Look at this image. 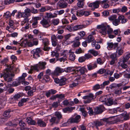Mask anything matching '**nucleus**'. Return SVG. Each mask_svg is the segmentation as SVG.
I'll return each instance as SVG.
<instances>
[{"instance_id": "nucleus-42", "label": "nucleus", "mask_w": 130, "mask_h": 130, "mask_svg": "<svg viewBox=\"0 0 130 130\" xmlns=\"http://www.w3.org/2000/svg\"><path fill=\"white\" fill-rule=\"evenodd\" d=\"M122 88L121 87H119V88L115 90L114 93L117 95H119L121 94V89Z\"/></svg>"}, {"instance_id": "nucleus-12", "label": "nucleus", "mask_w": 130, "mask_h": 130, "mask_svg": "<svg viewBox=\"0 0 130 130\" xmlns=\"http://www.w3.org/2000/svg\"><path fill=\"white\" fill-rule=\"evenodd\" d=\"M81 116L79 115H77L74 118H70L69 120V122L70 123H78L80 120Z\"/></svg>"}, {"instance_id": "nucleus-10", "label": "nucleus", "mask_w": 130, "mask_h": 130, "mask_svg": "<svg viewBox=\"0 0 130 130\" xmlns=\"http://www.w3.org/2000/svg\"><path fill=\"white\" fill-rule=\"evenodd\" d=\"M97 28L98 29H100L99 32L102 35H105L106 34V27L104 24L98 25Z\"/></svg>"}, {"instance_id": "nucleus-36", "label": "nucleus", "mask_w": 130, "mask_h": 130, "mask_svg": "<svg viewBox=\"0 0 130 130\" xmlns=\"http://www.w3.org/2000/svg\"><path fill=\"white\" fill-rule=\"evenodd\" d=\"M55 116L56 118L60 121V120L62 118V116L61 113L59 111L56 112L55 113Z\"/></svg>"}, {"instance_id": "nucleus-21", "label": "nucleus", "mask_w": 130, "mask_h": 130, "mask_svg": "<svg viewBox=\"0 0 130 130\" xmlns=\"http://www.w3.org/2000/svg\"><path fill=\"white\" fill-rule=\"evenodd\" d=\"M109 2L108 0H103V1H100V4H101L103 8H108L109 5Z\"/></svg>"}, {"instance_id": "nucleus-25", "label": "nucleus", "mask_w": 130, "mask_h": 130, "mask_svg": "<svg viewBox=\"0 0 130 130\" xmlns=\"http://www.w3.org/2000/svg\"><path fill=\"white\" fill-rule=\"evenodd\" d=\"M37 123L38 126L41 127H45L46 125L45 122L41 119H38L37 120Z\"/></svg>"}, {"instance_id": "nucleus-54", "label": "nucleus", "mask_w": 130, "mask_h": 130, "mask_svg": "<svg viewBox=\"0 0 130 130\" xmlns=\"http://www.w3.org/2000/svg\"><path fill=\"white\" fill-rule=\"evenodd\" d=\"M117 18V15L114 14L113 15L110 16L108 18V19L110 21H112V22L115 19H116Z\"/></svg>"}, {"instance_id": "nucleus-29", "label": "nucleus", "mask_w": 130, "mask_h": 130, "mask_svg": "<svg viewBox=\"0 0 130 130\" xmlns=\"http://www.w3.org/2000/svg\"><path fill=\"white\" fill-rule=\"evenodd\" d=\"M80 80V78H76L75 80L74 81L75 82H76V83H73L71 84H70V87L71 88H73V87H75L76 86H77L78 84V83H80V82L79 81Z\"/></svg>"}, {"instance_id": "nucleus-31", "label": "nucleus", "mask_w": 130, "mask_h": 130, "mask_svg": "<svg viewBox=\"0 0 130 130\" xmlns=\"http://www.w3.org/2000/svg\"><path fill=\"white\" fill-rule=\"evenodd\" d=\"M50 122L52 123V124H58L59 122V120L57 119L56 117H54L52 118L50 120Z\"/></svg>"}, {"instance_id": "nucleus-39", "label": "nucleus", "mask_w": 130, "mask_h": 130, "mask_svg": "<svg viewBox=\"0 0 130 130\" xmlns=\"http://www.w3.org/2000/svg\"><path fill=\"white\" fill-rule=\"evenodd\" d=\"M120 126H121V128L120 129L121 130L123 129H125L127 130H128L129 129V126L127 123H124L120 125V126H119L120 128Z\"/></svg>"}, {"instance_id": "nucleus-3", "label": "nucleus", "mask_w": 130, "mask_h": 130, "mask_svg": "<svg viewBox=\"0 0 130 130\" xmlns=\"http://www.w3.org/2000/svg\"><path fill=\"white\" fill-rule=\"evenodd\" d=\"M46 63L45 62H40L34 65L32 67L30 71L28 72L29 73H31L32 70H38L39 69H44L46 68L45 65Z\"/></svg>"}, {"instance_id": "nucleus-50", "label": "nucleus", "mask_w": 130, "mask_h": 130, "mask_svg": "<svg viewBox=\"0 0 130 130\" xmlns=\"http://www.w3.org/2000/svg\"><path fill=\"white\" fill-rule=\"evenodd\" d=\"M59 20L58 19H54L52 20V24L54 25H57L59 23Z\"/></svg>"}, {"instance_id": "nucleus-48", "label": "nucleus", "mask_w": 130, "mask_h": 130, "mask_svg": "<svg viewBox=\"0 0 130 130\" xmlns=\"http://www.w3.org/2000/svg\"><path fill=\"white\" fill-rule=\"evenodd\" d=\"M75 13L77 16H81L84 15V11L78 10Z\"/></svg>"}, {"instance_id": "nucleus-57", "label": "nucleus", "mask_w": 130, "mask_h": 130, "mask_svg": "<svg viewBox=\"0 0 130 130\" xmlns=\"http://www.w3.org/2000/svg\"><path fill=\"white\" fill-rule=\"evenodd\" d=\"M113 32L116 35H117L118 36H119L120 35L121 31L119 29H117L116 30H114Z\"/></svg>"}, {"instance_id": "nucleus-58", "label": "nucleus", "mask_w": 130, "mask_h": 130, "mask_svg": "<svg viewBox=\"0 0 130 130\" xmlns=\"http://www.w3.org/2000/svg\"><path fill=\"white\" fill-rule=\"evenodd\" d=\"M51 55L52 57L55 56L56 58H58L59 56V54L57 52L53 51L51 53Z\"/></svg>"}, {"instance_id": "nucleus-46", "label": "nucleus", "mask_w": 130, "mask_h": 130, "mask_svg": "<svg viewBox=\"0 0 130 130\" xmlns=\"http://www.w3.org/2000/svg\"><path fill=\"white\" fill-rule=\"evenodd\" d=\"M68 55V52L67 50H64L62 52L60 53V56H63L66 58H67V55Z\"/></svg>"}, {"instance_id": "nucleus-47", "label": "nucleus", "mask_w": 130, "mask_h": 130, "mask_svg": "<svg viewBox=\"0 0 130 130\" xmlns=\"http://www.w3.org/2000/svg\"><path fill=\"white\" fill-rule=\"evenodd\" d=\"M109 83V80H107L104 82L101 85V89H103L104 88L105 86L108 85Z\"/></svg>"}, {"instance_id": "nucleus-44", "label": "nucleus", "mask_w": 130, "mask_h": 130, "mask_svg": "<svg viewBox=\"0 0 130 130\" xmlns=\"http://www.w3.org/2000/svg\"><path fill=\"white\" fill-rule=\"evenodd\" d=\"M106 104L108 106H110L113 104V99L112 98H108Z\"/></svg>"}, {"instance_id": "nucleus-26", "label": "nucleus", "mask_w": 130, "mask_h": 130, "mask_svg": "<svg viewBox=\"0 0 130 130\" xmlns=\"http://www.w3.org/2000/svg\"><path fill=\"white\" fill-rule=\"evenodd\" d=\"M26 121L29 125H35L36 122L34 120H33L30 117H28L26 119Z\"/></svg>"}, {"instance_id": "nucleus-30", "label": "nucleus", "mask_w": 130, "mask_h": 130, "mask_svg": "<svg viewBox=\"0 0 130 130\" xmlns=\"http://www.w3.org/2000/svg\"><path fill=\"white\" fill-rule=\"evenodd\" d=\"M23 81L19 77L18 79H16L15 81L13 83V84L14 86H17L20 85L21 83Z\"/></svg>"}, {"instance_id": "nucleus-1", "label": "nucleus", "mask_w": 130, "mask_h": 130, "mask_svg": "<svg viewBox=\"0 0 130 130\" xmlns=\"http://www.w3.org/2000/svg\"><path fill=\"white\" fill-rule=\"evenodd\" d=\"M7 67L4 71L2 74L0 75L1 78L3 77L5 80L8 82L12 81L14 76V74L12 72V67L11 65H7Z\"/></svg>"}, {"instance_id": "nucleus-2", "label": "nucleus", "mask_w": 130, "mask_h": 130, "mask_svg": "<svg viewBox=\"0 0 130 130\" xmlns=\"http://www.w3.org/2000/svg\"><path fill=\"white\" fill-rule=\"evenodd\" d=\"M130 58V53H127L126 55L125 56H124L123 58H121L118 62V64L119 66H120L122 68L126 69L128 66L125 63Z\"/></svg>"}, {"instance_id": "nucleus-20", "label": "nucleus", "mask_w": 130, "mask_h": 130, "mask_svg": "<svg viewBox=\"0 0 130 130\" xmlns=\"http://www.w3.org/2000/svg\"><path fill=\"white\" fill-rule=\"evenodd\" d=\"M123 84L122 83L119 84L113 83L110 86L109 88L111 89H114L115 90L119 88V87H121Z\"/></svg>"}, {"instance_id": "nucleus-13", "label": "nucleus", "mask_w": 130, "mask_h": 130, "mask_svg": "<svg viewBox=\"0 0 130 130\" xmlns=\"http://www.w3.org/2000/svg\"><path fill=\"white\" fill-rule=\"evenodd\" d=\"M34 22L32 23V27L35 28L38 26V21L41 19V18L40 17H35L32 18Z\"/></svg>"}, {"instance_id": "nucleus-38", "label": "nucleus", "mask_w": 130, "mask_h": 130, "mask_svg": "<svg viewBox=\"0 0 130 130\" xmlns=\"http://www.w3.org/2000/svg\"><path fill=\"white\" fill-rule=\"evenodd\" d=\"M11 112V110L9 109L6 110L4 112L3 116L5 117L9 118L10 117V114Z\"/></svg>"}, {"instance_id": "nucleus-6", "label": "nucleus", "mask_w": 130, "mask_h": 130, "mask_svg": "<svg viewBox=\"0 0 130 130\" xmlns=\"http://www.w3.org/2000/svg\"><path fill=\"white\" fill-rule=\"evenodd\" d=\"M42 44L44 45L43 50L45 51H49L51 48L50 47L48 46L49 44V40L46 38H44L42 40Z\"/></svg>"}, {"instance_id": "nucleus-32", "label": "nucleus", "mask_w": 130, "mask_h": 130, "mask_svg": "<svg viewBox=\"0 0 130 130\" xmlns=\"http://www.w3.org/2000/svg\"><path fill=\"white\" fill-rule=\"evenodd\" d=\"M85 1V0H77V6L80 8H83L84 6Z\"/></svg>"}, {"instance_id": "nucleus-43", "label": "nucleus", "mask_w": 130, "mask_h": 130, "mask_svg": "<svg viewBox=\"0 0 130 130\" xmlns=\"http://www.w3.org/2000/svg\"><path fill=\"white\" fill-rule=\"evenodd\" d=\"M94 40V38L93 36L92 35H89L86 41L87 43H89L92 41Z\"/></svg>"}, {"instance_id": "nucleus-18", "label": "nucleus", "mask_w": 130, "mask_h": 130, "mask_svg": "<svg viewBox=\"0 0 130 130\" xmlns=\"http://www.w3.org/2000/svg\"><path fill=\"white\" fill-rule=\"evenodd\" d=\"M113 117H109L108 118H104L102 119V120L103 123H106L107 124H113V120L112 118Z\"/></svg>"}, {"instance_id": "nucleus-5", "label": "nucleus", "mask_w": 130, "mask_h": 130, "mask_svg": "<svg viewBox=\"0 0 130 130\" xmlns=\"http://www.w3.org/2000/svg\"><path fill=\"white\" fill-rule=\"evenodd\" d=\"M53 78L55 82L59 84V86H62L66 84L67 79L64 77H62L60 79L57 78Z\"/></svg>"}, {"instance_id": "nucleus-14", "label": "nucleus", "mask_w": 130, "mask_h": 130, "mask_svg": "<svg viewBox=\"0 0 130 130\" xmlns=\"http://www.w3.org/2000/svg\"><path fill=\"white\" fill-rule=\"evenodd\" d=\"M41 52L40 48H38L35 49L33 50L31 52L33 55V56L35 58H37L40 57L39 54Z\"/></svg>"}, {"instance_id": "nucleus-51", "label": "nucleus", "mask_w": 130, "mask_h": 130, "mask_svg": "<svg viewBox=\"0 0 130 130\" xmlns=\"http://www.w3.org/2000/svg\"><path fill=\"white\" fill-rule=\"evenodd\" d=\"M113 25L115 26H117L120 24L119 20L118 18L116 19L114 21L112 22Z\"/></svg>"}, {"instance_id": "nucleus-40", "label": "nucleus", "mask_w": 130, "mask_h": 130, "mask_svg": "<svg viewBox=\"0 0 130 130\" xmlns=\"http://www.w3.org/2000/svg\"><path fill=\"white\" fill-rule=\"evenodd\" d=\"M36 88L35 87H33L31 89L29 90L27 93L29 96H32L33 95V93L35 92L36 90Z\"/></svg>"}, {"instance_id": "nucleus-23", "label": "nucleus", "mask_w": 130, "mask_h": 130, "mask_svg": "<svg viewBox=\"0 0 130 130\" xmlns=\"http://www.w3.org/2000/svg\"><path fill=\"white\" fill-rule=\"evenodd\" d=\"M58 4L59 7L61 8H66L67 5V4L64 0L59 1Z\"/></svg>"}, {"instance_id": "nucleus-24", "label": "nucleus", "mask_w": 130, "mask_h": 130, "mask_svg": "<svg viewBox=\"0 0 130 130\" xmlns=\"http://www.w3.org/2000/svg\"><path fill=\"white\" fill-rule=\"evenodd\" d=\"M118 18L120 23L124 24L127 21V19L125 18L124 17L123 15L119 16Z\"/></svg>"}, {"instance_id": "nucleus-9", "label": "nucleus", "mask_w": 130, "mask_h": 130, "mask_svg": "<svg viewBox=\"0 0 130 130\" xmlns=\"http://www.w3.org/2000/svg\"><path fill=\"white\" fill-rule=\"evenodd\" d=\"M40 24L43 27L47 28L51 26V23L50 20L45 19H43L40 22Z\"/></svg>"}, {"instance_id": "nucleus-64", "label": "nucleus", "mask_w": 130, "mask_h": 130, "mask_svg": "<svg viewBox=\"0 0 130 130\" xmlns=\"http://www.w3.org/2000/svg\"><path fill=\"white\" fill-rule=\"evenodd\" d=\"M102 13L103 16L106 17L109 15V13L108 11L105 10L102 12Z\"/></svg>"}, {"instance_id": "nucleus-55", "label": "nucleus", "mask_w": 130, "mask_h": 130, "mask_svg": "<svg viewBox=\"0 0 130 130\" xmlns=\"http://www.w3.org/2000/svg\"><path fill=\"white\" fill-rule=\"evenodd\" d=\"M73 42V45L74 47H78L80 45V42L79 41H74Z\"/></svg>"}, {"instance_id": "nucleus-35", "label": "nucleus", "mask_w": 130, "mask_h": 130, "mask_svg": "<svg viewBox=\"0 0 130 130\" xmlns=\"http://www.w3.org/2000/svg\"><path fill=\"white\" fill-rule=\"evenodd\" d=\"M87 109L88 111V114L90 116H92L93 115H95L94 111H93L92 107H87Z\"/></svg>"}, {"instance_id": "nucleus-8", "label": "nucleus", "mask_w": 130, "mask_h": 130, "mask_svg": "<svg viewBox=\"0 0 130 130\" xmlns=\"http://www.w3.org/2000/svg\"><path fill=\"white\" fill-rule=\"evenodd\" d=\"M105 110V108L103 105H100L96 107L94 109L95 114H99L101 113Z\"/></svg>"}, {"instance_id": "nucleus-4", "label": "nucleus", "mask_w": 130, "mask_h": 130, "mask_svg": "<svg viewBox=\"0 0 130 130\" xmlns=\"http://www.w3.org/2000/svg\"><path fill=\"white\" fill-rule=\"evenodd\" d=\"M96 98V96L91 93H89L88 95L84 96L83 99L86 100L84 101L85 103H90L91 101L95 99Z\"/></svg>"}, {"instance_id": "nucleus-49", "label": "nucleus", "mask_w": 130, "mask_h": 130, "mask_svg": "<svg viewBox=\"0 0 130 130\" xmlns=\"http://www.w3.org/2000/svg\"><path fill=\"white\" fill-rule=\"evenodd\" d=\"M80 111L82 112V115L83 116L86 117L88 115L87 112L85 110L84 108H80Z\"/></svg>"}, {"instance_id": "nucleus-19", "label": "nucleus", "mask_w": 130, "mask_h": 130, "mask_svg": "<svg viewBox=\"0 0 130 130\" xmlns=\"http://www.w3.org/2000/svg\"><path fill=\"white\" fill-rule=\"evenodd\" d=\"M108 47L110 49H115L118 46V43H113L112 42H108L107 43Z\"/></svg>"}, {"instance_id": "nucleus-16", "label": "nucleus", "mask_w": 130, "mask_h": 130, "mask_svg": "<svg viewBox=\"0 0 130 130\" xmlns=\"http://www.w3.org/2000/svg\"><path fill=\"white\" fill-rule=\"evenodd\" d=\"M91 124L93 126H95L98 128V127L104 124V123L102 120L101 121L97 120L92 122Z\"/></svg>"}, {"instance_id": "nucleus-7", "label": "nucleus", "mask_w": 130, "mask_h": 130, "mask_svg": "<svg viewBox=\"0 0 130 130\" xmlns=\"http://www.w3.org/2000/svg\"><path fill=\"white\" fill-rule=\"evenodd\" d=\"M64 71V69H63L59 67H57L54 72L51 73V76L53 78L54 77L57 76L59 75L60 73L63 72Z\"/></svg>"}, {"instance_id": "nucleus-53", "label": "nucleus", "mask_w": 130, "mask_h": 130, "mask_svg": "<svg viewBox=\"0 0 130 130\" xmlns=\"http://www.w3.org/2000/svg\"><path fill=\"white\" fill-rule=\"evenodd\" d=\"M3 2H4V4L6 5L14 3V2H15V0H9V1H7L6 0H4Z\"/></svg>"}, {"instance_id": "nucleus-41", "label": "nucleus", "mask_w": 130, "mask_h": 130, "mask_svg": "<svg viewBox=\"0 0 130 130\" xmlns=\"http://www.w3.org/2000/svg\"><path fill=\"white\" fill-rule=\"evenodd\" d=\"M76 56L74 52L71 53L69 54V59L72 61H73L75 59Z\"/></svg>"}, {"instance_id": "nucleus-37", "label": "nucleus", "mask_w": 130, "mask_h": 130, "mask_svg": "<svg viewBox=\"0 0 130 130\" xmlns=\"http://www.w3.org/2000/svg\"><path fill=\"white\" fill-rule=\"evenodd\" d=\"M85 27L83 25H77L73 26V30L76 31L81 29Z\"/></svg>"}, {"instance_id": "nucleus-15", "label": "nucleus", "mask_w": 130, "mask_h": 130, "mask_svg": "<svg viewBox=\"0 0 130 130\" xmlns=\"http://www.w3.org/2000/svg\"><path fill=\"white\" fill-rule=\"evenodd\" d=\"M75 69L76 73H77L79 72L81 74H83L87 71L86 69L84 67H75Z\"/></svg>"}, {"instance_id": "nucleus-63", "label": "nucleus", "mask_w": 130, "mask_h": 130, "mask_svg": "<svg viewBox=\"0 0 130 130\" xmlns=\"http://www.w3.org/2000/svg\"><path fill=\"white\" fill-rule=\"evenodd\" d=\"M19 125L23 128L26 127V124L23 121L21 120L19 122Z\"/></svg>"}, {"instance_id": "nucleus-52", "label": "nucleus", "mask_w": 130, "mask_h": 130, "mask_svg": "<svg viewBox=\"0 0 130 130\" xmlns=\"http://www.w3.org/2000/svg\"><path fill=\"white\" fill-rule=\"evenodd\" d=\"M122 73H120L119 74L117 73H115L114 74L113 76L114 78L116 79H118L122 76Z\"/></svg>"}, {"instance_id": "nucleus-17", "label": "nucleus", "mask_w": 130, "mask_h": 130, "mask_svg": "<svg viewBox=\"0 0 130 130\" xmlns=\"http://www.w3.org/2000/svg\"><path fill=\"white\" fill-rule=\"evenodd\" d=\"M110 57L112 60L110 62V64L113 65L115 63V61L117 59V54L114 53L111 54L110 55Z\"/></svg>"}, {"instance_id": "nucleus-33", "label": "nucleus", "mask_w": 130, "mask_h": 130, "mask_svg": "<svg viewBox=\"0 0 130 130\" xmlns=\"http://www.w3.org/2000/svg\"><path fill=\"white\" fill-rule=\"evenodd\" d=\"M117 52L118 53V55L120 56L122 55L123 53V47H117Z\"/></svg>"}, {"instance_id": "nucleus-22", "label": "nucleus", "mask_w": 130, "mask_h": 130, "mask_svg": "<svg viewBox=\"0 0 130 130\" xmlns=\"http://www.w3.org/2000/svg\"><path fill=\"white\" fill-rule=\"evenodd\" d=\"M22 15L24 18H27L31 15V13L30 12V9L27 8L24 10V12H22Z\"/></svg>"}, {"instance_id": "nucleus-60", "label": "nucleus", "mask_w": 130, "mask_h": 130, "mask_svg": "<svg viewBox=\"0 0 130 130\" xmlns=\"http://www.w3.org/2000/svg\"><path fill=\"white\" fill-rule=\"evenodd\" d=\"M21 95L18 93L15 94L13 96L12 98V99L14 100H17L18 99L20 98L21 97Z\"/></svg>"}, {"instance_id": "nucleus-59", "label": "nucleus", "mask_w": 130, "mask_h": 130, "mask_svg": "<svg viewBox=\"0 0 130 130\" xmlns=\"http://www.w3.org/2000/svg\"><path fill=\"white\" fill-rule=\"evenodd\" d=\"M4 15L6 18H8L11 17V13L9 11H7L4 13Z\"/></svg>"}, {"instance_id": "nucleus-62", "label": "nucleus", "mask_w": 130, "mask_h": 130, "mask_svg": "<svg viewBox=\"0 0 130 130\" xmlns=\"http://www.w3.org/2000/svg\"><path fill=\"white\" fill-rule=\"evenodd\" d=\"M84 52V51H83L80 47H79L78 49H76L75 51V53L77 54H79Z\"/></svg>"}, {"instance_id": "nucleus-61", "label": "nucleus", "mask_w": 130, "mask_h": 130, "mask_svg": "<svg viewBox=\"0 0 130 130\" xmlns=\"http://www.w3.org/2000/svg\"><path fill=\"white\" fill-rule=\"evenodd\" d=\"M27 74L26 73H23L22 74V76L19 77L22 80L23 82L25 80V77L27 76Z\"/></svg>"}, {"instance_id": "nucleus-56", "label": "nucleus", "mask_w": 130, "mask_h": 130, "mask_svg": "<svg viewBox=\"0 0 130 130\" xmlns=\"http://www.w3.org/2000/svg\"><path fill=\"white\" fill-rule=\"evenodd\" d=\"M27 40L26 39L22 41L21 44L20 43V45L21 46L26 47L27 46Z\"/></svg>"}, {"instance_id": "nucleus-27", "label": "nucleus", "mask_w": 130, "mask_h": 130, "mask_svg": "<svg viewBox=\"0 0 130 130\" xmlns=\"http://www.w3.org/2000/svg\"><path fill=\"white\" fill-rule=\"evenodd\" d=\"M87 67L88 69L89 70H91L96 68L97 67V65L96 63H90L87 65Z\"/></svg>"}, {"instance_id": "nucleus-45", "label": "nucleus", "mask_w": 130, "mask_h": 130, "mask_svg": "<svg viewBox=\"0 0 130 130\" xmlns=\"http://www.w3.org/2000/svg\"><path fill=\"white\" fill-rule=\"evenodd\" d=\"M88 52L95 56L98 55L99 54L98 51H95L93 49L89 50L88 51Z\"/></svg>"}, {"instance_id": "nucleus-11", "label": "nucleus", "mask_w": 130, "mask_h": 130, "mask_svg": "<svg viewBox=\"0 0 130 130\" xmlns=\"http://www.w3.org/2000/svg\"><path fill=\"white\" fill-rule=\"evenodd\" d=\"M100 4V1H96L95 2L90 3L89 6L92 8V10H94L95 9L98 8Z\"/></svg>"}, {"instance_id": "nucleus-34", "label": "nucleus", "mask_w": 130, "mask_h": 130, "mask_svg": "<svg viewBox=\"0 0 130 130\" xmlns=\"http://www.w3.org/2000/svg\"><path fill=\"white\" fill-rule=\"evenodd\" d=\"M108 98L107 96H101L100 99L99 100L101 102L105 103V104L107 101Z\"/></svg>"}, {"instance_id": "nucleus-28", "label": "nucleus", "mask_w": 130, "mask_h": 130, "mask_svg": "<svg viewBox=\"0 0 130 130\" xmlns=\"http://www.w3.org/2000/svg\"><path fill=\"white\" fill-rule=\"evenodd\" d=\"M64 71L67 73H70L71 72H75V69L73 67H69L64 69Z\"/></svg>"}]
</instances>
